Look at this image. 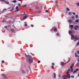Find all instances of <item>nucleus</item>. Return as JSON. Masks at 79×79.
Instances as JSON below:
<instances>
[{"label":"nucleus","mask_w":79,"mask_h":79,"mask_svg":"<svg viewBox=\"0 0 79 79\" xmlns=\"http://www.w3.org/2000/svg\"><path fill=\"white\" fill-rule=\"evenodd\" d=\"M25 56L26 58L27 57V58L29 59L27 60V62L29 63V64H31V63H32L33 62V59L32 57V56L29 55V54L27 55L26 53L25 54Z\"/></svg>","instance_id":"1"},{"label":"nucleus","mask_w":79,"mask_h":79,"mask_svg":"<svg viewBox=\"0 0 79 79\" xmlns=\"http://www.w3.org/2000/svg\"><path fill=\"white\" fill-rule=\"evenodd\" d=\"M71 37H72L73 39L76 40H74V42H76V40H79V38L77 37L76 35H74L72 34L71 35Z\"/></svg>","instance_id":"2"},{"label":"nucleus","mask_w":79,"mask_h":79,"mask_svg":"<svg viewBox=\"0 0 79 79\" xmlns=\"http://www.w3.org/2000/svg\"><path fill=\"white\" fill-rule=\"evenodd\" d=\"M73 72V69H69L67 71V73H72V72Z\"/></svg>","instance_id":"3"},{"label":"nucleus","mask_w":79,"mask_h":79,"mask_svg":"<svg viewBox=\"0 0 79 79\" xmlns=\"http://www.w3.org/2000/svg\"><path fill=\"white\" fill-rule=\"evenodd\" d=\"M78 28H79V26L76 25L75 26V27L74 28V29L75 30H77V29H78Z\"/></svg>","instance_id":"4"},{"label":"nucleus","mask_w":79,"mask_h":79,"mask_svg":"<svg viewBox=\"0 0 79 79\" xmlns=\"http://www.w3.org/2000/svg\"><path fill=\"white\" fill-rule=\"evenodd\" d=\"M19 7H18V6H17L16 7V10H15V12H16V11H19Z\"/></svg>","instance_id":"5"},{"label":"nucleus","mask_w":79,"mask_h":79,"mask_svg":"<svg viewBox=\"0 0 79 79\" xmlns=\"http://www.w3.org/2000/svg\"><path fill=\"white\" fill-rule=\"evenodd\" d=\"M2 76L3 77H4V78H5V79H6V75L5 74H2Z\"/></svg>","instance_id":"6"},{"label":"nucleus","mask_w":79,"mask_h":79,"mask_svg":"<svg viewBox=\"0 0 79 79\" xmlns=\"http://www.w3.org/2000/svg\"><path fill=\"white\" fill-rule=\"evenodd\" d=\"M53 75L52 76L53 78H55L56 77V74L55 73H53Z\"/></svg>","instance_id":"7"},{"label":"nucleus","mask_w":79,"mask_h":79,"mask_svg":"<svg viewBox=\"0 0 79 79\" xmlns=\"http://www.w3.org/2000/svg\"><path fill=\"white\" fill-rule=\"evenodd\" d=\"M79 69H76V70H75L74 71L73 73H76V72H77V71H79Z\"/></svg>","instance_id":"8"},{"label":"nucleus","mask_w":79,"mask_h":79,"mask_svg":"<svg viewBox=\"0 0 79 79\" xmlns=\"http://www.w3.org/2000/svg\"><path fill=\"white\" fill-rule=\"evenodd\" d=\"M60 64L61 65V66H64V65L65 64H64V62H62L60 63Z\"/></svg>","instance_id":"9"},{"label":"nucleus","mask_w":79,"mask_h":79,"mask_svg":"<svg viewBox=\"0 0 79 79\" xmlns=\"http://www.w3.org/2000/svg\"><path fill=\"white\" fill-rule=\"evenodd\" d=\"M68 22H69V23H72L73 20H71V19H69L68 20Z\"/></svg>","instance_id":"10"},{"label":"nucleus","mask_w":79,"mask_h":79,"mask_svg":"<svg viewBox=\"0 0 79 79\" xmlns=\"http://www.w3.org/2000/svg\"><path fill=\"white\" fill-rule=\"evenodd\" d=\"M67 73V74L66 77H68V76H70V74H69V73Z\"/></svg>","instance_id":"11"},{"label":"nucleus","mask_w":79,"mask_h":79,"mask_svg":"<svg viewBox=\"0 0 79 79\" xmlns=\"http://www.w3.org/2000/svg\"><path fill=\"white\" fill-rule=\"evenodd\" d=\"M75 23H79V20L78 19H77L75 21Z\"/></svg>","instance_id":"12"},{"label":"nucleus","mask_w":79,"mask_h":79,"mask_svg":"<svg viewBox=\"0 0 79 79\" xmlns=\"http://www.w3.org/2000/svg\"><path fill=\"white\" fill-rule=\"evenodd\" d=\"M54 31H57V28H55L54 29Z\"/></svg>","instance_id":"13"},{"label":"nucleus","mask_w":79,"mask_h":79,"mask_svg":"<svg viewBox=\"0 0 79 79\" xmlns=\"http://www.w3.org/2000/svg\"><path fill=\"white\" fill-rule=\"evenodd\" d=\"M71 15H72V13H71V12H70L69 13V15H70V16H71Z\"/></svg>","instance_id":"14"},{"label":"nucleus","mask_w":79,"mask_h":79,"mask_svg":"<svg viewBox=\"0 0 79 79\" xmlns=\"http://www.w3.org/2000/svg\"><path fill=\"white\" fill-rule=\"evenodd\" d=\"M69 33L70 34H72V32L71 31H69Z\"/></svg>","instance_id":"15"},{"label":"nucleus","mask_w":79,"mask_h":79,"mask_svg":"<svg viewBox=\"0 0 79 79\" xmlns=\"http://www.w3.org/2000/svg\"><path fill=\"white\" fill-rule=\"evenodd\" d=\"M27 18V15H26L24 17L23 19H26V18Z\"/></svg>","instance_id":"16"},{"label":"nucleus","mask_w":79,"mask_h":79,"mask_svg":"<svg viewBox=\"0 0 79 79\" xmlns=\"http://www.w3.org/2000/svg\"><path fill=\"white\" fill-rule=\"evenodd\" d=\"M56 36H59V35H60V34L58 33H57L56 34Z\"/></svg>","instance_id":"17"},{"label":"nucleus","mask_w":79,"mask_h":79,"mask_svg":"<svg viewBox=\"0 0 79 79\" xmlns=\"http://www.w3.org/2000/svg\"><path fill=\"white\" fill-rule=\"evenodd\" d=\"M4 2H5L6 4H9V2H7V1H5Z\"/></svg>","instance_id":"18"},{"label":"nucleus","mask_w":79,"mask_h":79,"mask_svg":"<svg viewBox=\"0 0 79 79\" xmlns=\"http://www.w3.org/2000/svg\"><path fill=\"white\" fill-rule=\"evenodd\" d=\"M11 31H12V32H13V31H14V29H13V28H11V29H10Z\"/></svg>","instance_id":"19"},{"label":"nucleus","mask_w":79,"mask_h":79,"mask_svg":"<svg viewBox=\"0 0 79 79\" xmlns=\"http://www.w3.org/2000/svg\"><path fill=\"white\" fill-rule=\"evenodd\" d=\"M66 10L67 11H69V9L68 8H66Z\"/></svg>","instance_id":"20"},{"label":"nucleus","mask_w":79,"mask_h":79,"mask_svg":"<svg viewBox=\"0 0 79 79\" xmlns=\"http://www.w3.org/2000/svg\"><path fill=\"white\" fill-rule=\"evenodd\" d=\"M65 77H66V75H64L62 77V78H65Z\"/></svg>","instance_id":"21"},{"label":"nucleus","mask_w":79,"mask_h":79,"mask_svg":"<svg viewBox=\"0 0 79 79\" xmlns=\"http://www.w3.org/2000/svg\"><path fill=\"white\" fill-rule=\"evenodd\" d=\"M22 73L23 74H24V73H25V72H24V70H22Z\"/></svg>","instance_id":"22"},{"label":"nucleus","mask_w":79,"mask_h":79,"mask_svg":"<svg viewBox=\"0 0 79 79\" xmlns=\"http://www.w3.org/2000/svg\"><path fill=\"white\" fill-rule=\"evenodd\" d=\"M12 2H13V3H16V0H14Z\"/></svg>","instance_id":"23"},{"label":"nucleus","mask_w":79,"mask_h":79,"mask_svg":"<svg viewBox=\"0 0 79 79\" xmlns=\"http://www.w3.org/2000/svg\"><path fill=\"white\" fill-rule=\"evenodd\" d=\"M76 5H77V6H79V3H76Z\"/></svg>","instance_id":"24"},{"label":"nucleus","mask_w":79,"mask_h":79,"mask_svg":"<svg viewBox=\"0 0 79 79\" xmlns=\"http://www.w3.org/2000/svg\"><path fill=\"white\" fill-rule=\"evenodd\" d=\"M75 17H76V18H78V16L77 15H75Z\"/></svg>","instance_id":"25"},{"label":"nucleus","mask_w":79,"mask_h":79,"mask_svg":"<svg viewBox=\"0 0 79 79\" xmlns=\"http://www.w3.org/2000/svg\"><path fill=\"white\" fill-rule=\"evenodd\" d=\"M73 66H70V69H73Z\"/></svg>","instance_id":"26"},{"label":"nucleus","mask_w":79,"mask_h":79,"mask_svg":"<svg viewBox=\"0 0 79 79\" xmlns=\"http://www.w3.org/2000/svg\"><path fill=\"white\" fill-rule=\"evenodd\" d=\"M77 45H79V42H78L77 44Z\"/></svg>","instance_id":"27"},{"label":"nucleus","mask_w":79,"mask_h":79,"mask_svg":"<svg viewBox=\"0 0 79 79\" xmlns=\"http://www.w3.org/2000/svg\"><path fill=\"white\" fill-rule=\"evenodd\" d=\"M35 9H36V10H37V9H38V8H39L37 6H35Z\"/></svg>","instance_id":"28"},{"label":"nucleus","mask_w":79,"mask_h":79,"mask_svg":"<svg viewBox=\"0 0 79 79\" xmlns=\"http://www.w3.org/2000/svg\"><path fill=\"white\" fill-rule=\"evenodd\" d=\"M70 27H71V28H73V25H70Z\"/></svg>","instance_id":"29"},{"label":"nucleus","mask_w":79,"mask_h":79,"mask_svg":"<svg viewBox=\"0 0 79 79\" xmlns=\"http://www.w3.org/2000/svg\"><path fill=\"white\" fill-rule=\"evenodd\" d=\"M70 77H71V78L73 77V78H74V77L73 76H70Z\"/></svg>","instance_id":"30"},{"label":"nucleus","mask_w":79,"mask_h":79,"mask_svg":"<svg viewBox=\"0 0 79 79\" xmlns=\"http://www.w3.org/2000/svg\"><path fill=\"white\" fill-rule=\"evenodd\" d=\"M77 54H79V50L77 52Z\"/></svg>","instance_id":"31"},{"label":"nucleus","mask_w":79,"mask_h":79,"mask_svg":"<svg viewBox=\"0 0 79 79\" xmlns=\"http://www.w3.org/2000/svg\"><path fill=\"white\" fill-rule=\"evenodd\" d=\"M2 63H5V61H4V60H2Z\"/></svg>","instance_id":"32"},{"label":"nucleus","mask_w":79,"mask_h":79,"mask_svg":"<svg viewBox=\"0 0 79 79\" xmlns=\"http://www.w3.org/2000/svg\"><path fill=\"white\" fill-rule=\"evenodd\" d=\"M18 6H21V4H18Z\"/></svg>","instance_id":"33"},{"label":"nucleus","mask_w":79,"mask_h":79,"mask_svg":"<svg viewBox=\"0 0 79 79\" xmlns=\"http://www.w3.org/2000/svg\"><path fill=\"white\" fill-rule=\"evenodd\" d=\"M69 61H70V59H69V61H68L66 63V64L68 63V62H69Z\"/></svg>","instance_id":"34"},{"label":"nucleus","mask_w":79,"mask_h":79,"mask_svg":"<svg viewBox=\"0 0 79 79\" xmlns=\"http://www.w3.org/2000/svg\"><path fill=\"white\" fill-rule=\"evenodd\" d=\"M40 63V61L39 60L38 61V63Z\"/></svg>","instance_id":"35"},{"label":"nucleus","mask_w":79,"mask_h":79,"mask_svg":"<svg viewBox=\"0 0 79 79\" xmlns=\"http://www.w3.org/2000/svg\"><path fill=\"white\" fill-rule=\"evenodd\" d=\"M73 15H76V13H73Z\"/></svg>","instance_id":"36"},{"label":"nucleus","mask_w":79,"mask_h":79,"mask_svg":"<svg viewBox=\"0 0 79 79\" xmlns=\"http://www.w3.org/2000/svg\"><path fill=\"white\" fill-rule=\"evenodd\" d=\"M75 57H77V54H76V53H75Z\"/></svg>","instance_id":"37"},{"label":"nucleus","mask_w":79,"mask_h":79,"mask_svg":"<svg viewBox=\"0 0 79 79\" xmlns=\"http://www.w3.org/2000/svg\"><path fill=\"white\" fill-rule=\"evenodd\" d=\"M46 13H48V10H46Z\"/></svg>","instance_id":"38"},{"label":"nucleus","mask_w":79,"mask_h":79,"mask_svg":"<svg viewBox=\"0 0 79 79\" xmlns=\"http://www.w3.org/2000/svg\"><path fill=\"white\" fill-rule=\"evenodd\" d=\"M72 18L73 19H74V16H73Z\"/></svg>","instance_id":"39"},{"label":"nucleus","mask_w":79,"mask_h":79,"mask_svg":"<svg viewBox=\"0 0 79 79\" xmlns=\"http://www.w3.org/2000/svg\"><path fill=\"white\" fill-rule=\"evenodd\" d=\"M77 64L78 65V66H79V62H77Z\"/></svg>","instance_id":"40"},{"label":"nucleus","mask_w":79,"mask_h":79,"mask_svg":"<svg viewBox=\"0 0 79 79\" xmlns=\"http://www.w3.org/2000/svg\"><path fill=\"white\" fill-rule=\"evenodd\" d=\"M24 26H27V24H24Z\"/></svg>","instance_id":"41"},{"label":"nucleus","mask_w":79,"mask_h":79,"mask_svg":"<svg viewBox=\"0 0 79 79\" xmlns=\"http://www.w3.org/2000/svg\"><path fill=\"white\" fill-rule=\"evenodd\" d=\"M74 66V63L73 64L71 65V66Z\"/></svg>","instance_id":"42"},{"label":"nucleus","mask_w":79,"mask_h":79,"mask_svg":"<svg viewBox=\"0 0 79 79\" xmlns=\"http://www.w3.org/2000/svg\"><path fill=\"white\" fill-rule=\"evenodd\" d=\"M52 69H53V68H54V67H53V66H52Z\"/></svg>","instance_id":"43"},{"label":"nucleus","mask_w":79,"mask_h":79,"mask_svg":"<svg viewBox=\"0 0 79 79\" xmlns=\"http://www.w3.org/2000/svg\"><path fill=\"white\" fill-rule=\"evenodd\" d=\"M5 28H7V26H5V27H4Z\"/></svg>","instance_id":"44"},{"label":"nucleus","mask_w":79,"mask_h":79,"mask_svg":"<svg viewBox=\"0 0 79 79\" xmlns=\"http://www.w3.org/2000/svg\"><path fill=\"white\" fill-rule=\"evenodd\" d=\"M68 78H69V79H70V76H69L68 77Z\"/></svg>","instance_id":"45"},{"label":"nucleus","mask_w":79,"mask_h":79,"mask_svg":"<svg viewBox=\"0 0 79 79\" xmlns=\"http://www.w3.org/2000/svg\"><path fill=\"white\" fill-rule=\"evenodd\" d=\"M31 27H33V25L32 24L31 25Z\"/></svg>","instance_id":"46"},{"label":"nucleus","mask_w":79,"mask_h":79,"mask_svg":"<svg viewBox=\"0 0 79 79\" xmlns=\"http://www.w3.org/2000/svg\"><path fill=\"white\" fill-rule=\"evenodd\" d=\"M18 1H19V2H21L22 1V0H18Z\"/></svg>","instance_id":"47"},{"label":"nucleus","mask_w":79,"mask_h":79,"mask_svg":"<svg viewBox=\"0 0 79 79\" xmlns=\"http://www.w3.org/2000/svg\"><path fill=\"white\" fill-rule=\"evenodd\" d=\"M5 21H6V20H3V21H2V22H5Z\"/></svg>","instance_id":"48"},{"label":"nucleus","mask_w":79,"mask_h":79,"mask_svg":"<svg viewBox=\"0 0 79 79\" xmlns=\"http://www.w3.org/2000/svg\"><path fill=\"white\" fill-rule=\"evenodd\" d=\"M25 13L24 12V13L22 15H25Z\"/></svg>","instance_id":"49"},{"label":"nucleus","mask_w":79,"mask_h":79,"mask_svg":"<svg viewBox=\"0 0 79 79\" xmlns=\"http://www.w3.org/2000/svg\"><path fill=\"white\" fill-rule=\"evenodd\" d=\"M23 6H24V7H26V5H25Z\"/></svg>","instance_id":"50"},{"label":"nucleus","mask_w":79,"mask_h":79,"mask_svg":"<svg viewBox=\"0 0 79 79\" xmlns=\"http://www.w3.org/2000/svg\"><path fill=\"white\" fill-rule=\"evenodd\" d=\"M52 65H54V63H52Z\"/></svg>","instance_id":"51"},{"label":"nucleus","mask_w":79,"mask_h":79,"mask_svg":"<svg viewBox=\"0 0 79 79\" xmlns=\"http://www.w3.org/2000/svg\"><path fill=\"white\" fill-rule=\"evenodd\" d=\"M63 79H66V77L65 78H64Z\"/></svg>","instance_id":"52"},{"label":"nucleus","mask_w":79,"mask_h":79,"mask_svg":"<svg viewBox=\"0 0 79 79\" xmlns=\"http://www.w3.org/2000/svg\"><path fill=\"white\" fill-rule=\"evenodd\" d=\"M13 8L12 9V10H11L10 11H13Z\"/></svg>","instance_id":"53"},{"label":"nucleus","mask_w":79,"mask_h":79,"mask_svg":"<svg viewBox=\"0 0 79 79\" xmlns=\"http://www.w3.org/2000/svg\"><path fill=\"white\" fill-rule=\"evenodd\" d=\"M1 2H3V0H0Z\"/></svg>","instance_id":"54"},{"label":"nucleus","mask_w":79,"mask_h":79,"mask_svg":"<svg viewBox=\"0 0 79 79\" xmlns=\"http://www.w3.org/2000/svg\"><path fill=\"white\" fill-rule=\"evenodd\" d=\"M77 61H78V62H79V59H77Z\"/></svg>","instance_id":"55"},{"label":"nucleus","mask_w":79,"mask_h":79,"mask_svg":"<svg viewBox=\"0 0 79 79\" xmlns=\"http://www.w3.org/2000/svg\"><path fill=\"white\" fill-rule=\"evenodd\" d=\"M26 23H27L26 22H24V24H26Z\"/></svg>","instance_id":"56"},{"label":"nucleus","mask_w":79,"mask_h":79,"mask_svg":"<svg viewBox=\"0 0 79 79\" xmlns=\"http://www.w3.org/2000/svg\"><path fill=\"white\" fill-rule=\"evenodd\" d=\"M8 27H10V25H9L8 26Z\"/></svg>","instance_id":"57"},{"label":"nucleus","mask_w":79,"mask_h":79,"mask_svg":"<svg viewBox=\"0 0 79 79\" xmlns=\"http://www.w3.org/2000/svg\"><path fill=\"white\" fill-rule=\"evenodd\" d=\"M78 56V58H79V56Z\"/></svg>","instance_id":"58"},{"label":"nucleus","mask_w":79,"mask_h":79,"mask_svg":"<svg viewBox=\"0 0 79 79\" xmlns=\"http://www.w3.org/2000/svg\"><path fill=\"white\" fill-rule=\"evenodd\" d=\"M14 27H15V28H16V27H15V26H14Z\"/></svg>","instance_id":"59"},{"label":"nucleus","mask_w":79,"mask_h":79,"mask_svg":"<svg viewBox=\"0 0 79 79\" xmlns=\"http://www.w3.org/2000/svg\"><path fill=\"white\" fill-rule=\"evenodd\" d=\"M3 2H4V1H5V0H3Z\"/></svg>","instance_id":"60"},{"label":"nucleus","mask_w":79,"mask_h":79,"mask_svg":"<svg viewBox=\"0 0 79 79\" xmlns=\"http://www.w3.org/2000/svg\"><path fill=\"white\" fill-rule=\"evenodd\" d=\"M30 11H31V9H30Z\"/></svg>","instance_id":"61"},{"label":"nucleus","mask_w":79,"mask_h":79,"mask_svg":"<svg viewBox=\"0 0 79 79\" xmlns=\"http://www.w3.org/2000/svg\"><path fill=\"white\" fill-rule=\"evenodd\" d=\"M57 1L56 2V3H57Z\"/></svg>","instance_id":"62"},{"label":"nucleus","mask_w":79,"mask_h":79,"mask_svg":"<svg viewBox=\"0 0 79 79\" xmlns=\"http://www.w3.org/2000/svg\"><path fill=\"white\" fill-rule=\"evenodd\" d=\"M8 31H9V30L8 29H7Z\"/></svg>","instance_id":"63"},{"label":"nucleus","mask_w":79,"mask_h":79,"mask_svg":"<svg viewBox=\"0 0 79 79\" xmlns=\"http://www.w3.org/2000/svg\"><path fill=\"white\" fill-rule=\"evenodd\" d=\"M14 23V22H12V23Z\"/></svg>","instance_id":"64"}]
</instances>
